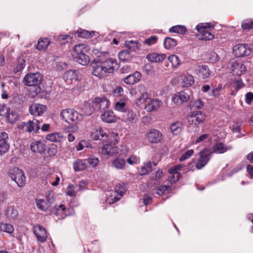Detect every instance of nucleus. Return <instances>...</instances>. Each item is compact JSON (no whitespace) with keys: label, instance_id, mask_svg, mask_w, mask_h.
Instances as JSON below:
<instances>
[{"label":"nucleus","instance_id":"nucleus-49","mask_svg":"<svg viewBox=\"0 0 253 253\" xmlns=\"http://www.w3.org/2000/svg\"><path fill=\"white\" fill-rule=\"evenodd\" d=\"M152 170V163L149 162L144 164L141 168L139 171L141 175H143L148 174Z\"/></svg>","mask_w":253,"mask_h":253},{"label":"nucleus","instance_id":"nucleus-29","mask_svg":"<svg viewBox=\"0 0 253 253\" xmlns=\"http://www.w3.org/2000/svg\"><path fill=\"white\" fill-rule=\"evenodd\" d=\"M101 120L108 123H111L116 121V117L112 111H107L101 115Z\"/></svg>","mask_w":253,"mask_h":253},{"label":"nucleus","instance_id":"nucleus-30","mask_svg":"<svg viewBox=\"0 0 253 253\" xmlns=\"http://www.w3.org/2000/svg\"><path fill=\"white\" fill-rule=\"evenodd\" d=\"M112 165L117 169H124L126 167V161L124 159L117 157L113 160L112 162Z\"/></svg>","mask_w":253,"mask_h":253},{"label":"nucleus","instance_id":"nucleus-26","mask_svg":"<svg viewBox=\"0 0 253 253\" xmlns=\"http://www.w3.org/2000/svg\"><path fill=\"white\" fill-rule=\"evenodd\" d=\"M166 58V54L157 53H150L146 56L147 59L152 62H160L164 60Z\"/></svg>","mask_w":253,"mask_h":253},{"label":"nucleus","instance_id":"nucleus-61","mask_svg":"<svg viewBox=\"0 0 253 253\" xmlns=\"http://www.w3.org/2000/svg\"><path fill=\"white\" fill-rule=\"evenodd\" d=\"M192 106L195 109H201L204 106V103L201 99H197L193 102Z\"/></svg>","mask_w":253,"mask_h":253},{"label":"nucleus","instance_id":"nucleus-31","mask_svg":"<svg viewBox=\"0 0 253 253\" xmlns=\"http://www.w3.org/2000/svg\"><path fill=\"white\" fill-rule=\"evenodd\" d=\"M31 149L35 153H42L45 150L44 145L41 141L33 142L31 144Z\"/></svg>","mask_w":253,"mask_h":253},{"label":"nucleus","instance_id":"nucleus-22","mask_svg":"<svg viewBox=\"0 0 253 253\" xmlns=\"http://www.w3.org/2000/svg\"><path fill=\"white\" fill-rule=\"evenodd\" d=\"M195 72L198 77L202 79L208 78L211 74L210 70L206 65L199 66L197 68Z\"/></svg>","mask_w":253,"mask_h":253},{"label":"nucleus","instance_id":"nucleus-35","mask_svg":"<svg viewBox=\"0 0 253 253\" xmlns=\"http://www.w3.org/2000/svg\"><path fill=\"white\" fill-rule=\"evenodd\" d=\"M94 34V32H88L83 29L78 30L75 34V36L82 38H89Z\"/></svg>","mask_w":253,"mask_h":253},{"label":"nucleus","instance_id":"nucleus-18","mask_svg":"<svg viewBox=\"0 0 253 253\" xmlns=\"http://www.w3.org/2000/svg\"><path fill=\"white\" fill-rule=\"evenodd\" d=\"M46 110V106L39 103L32 104L30 109V113L34 116H41Z\"/></svg>","mask_w":253,"mask_h":253},{"label":"nucleus","instance_id":"nucleus-16","mask_svg":"<svg viewBox=\"0 0 253 253\" xmlns=\"http://www.w3.org/2000/svg\"><path fill=\"white\" fill-rule=\"evenodd\" d=\"M34 232L38 240L41 242H44L47 239L46 230L42 226L36 225L34 227Z\"/></svg>","mask_w":253,"mask_h":253},{"label":"nucleus","instance_id":"nucleus-57","mask_svg":"<svg viewBox=\"0 0 253 253\" xmlns=\"http://www.w3.org/2000/svg\"><path fill=\"white\" fill-rule=\"evenodd\" d=\"M47 153L49 156H54L57 153V148L56 145L54 144L51 145L48 149Z\"/></svg>","mask_w":253,"mask_h":253},{"label":"nucleus","instance_id":"nucleus-41","mask_svg":"<svg viewBox=\"0 0 253 253\" xmlns=\"http://www.w3.org/2000/svg\"><path fill=\"white\" fill-rule=\"evenodd\" d=\"M0 231L12 235L14 231V228L11 224L5 223H0Z\"/></svg>","mask_w":253,"mask_h":253},{"label":"nucleus","instance_id":"nucleus-60","mask_svg":"<svg viewBox=\"0 0 253 253\" xmlns=\"http://www.w3.org/2000/svg\"><path fill=\"white\" fill-rule=\"evenodd\" d=\"M242 27L244 30H250L253 28V20H247L242 24Z\"/></svg>","mask_w":253,"mask_h":253},{"label":"nucleus","instance_id":"nucleus-28","mask_svg":"<svg viewBox=\"0 0 253 253\" xmlns=\"http://www.w3.org/2000/svg\"><path fill=\"white\" fill-rule=\"evenodd\" d=\"M85 159H78L73 163V169L75 171L85 170L87 168V163Z\"/></svg>","mask_w":253,"mask_h":253},{"label":"nucleus","instance_id":"nucleus-1","mask_svg":"<svg viewBox=\"0 0 253 253\" xmlns=\"http://www.w3.org/2000/svg\"><path fill=\"white\" fill-rule=\"evenodd\" d=\"M92 74L100 78H104L109 74L113 73L118 64L116 59L109 58L105 59H95L91 63Z\"/></svg>","mask_w":253,"mask_h":253},{"label":"nucleus","instance_id":"nucleus-21","mask_svg":"<svg viewBox=\"0 0 253 253\" xmlns=\"http://www.w3.org/2000/svg\"><path fill=\"white\" fill-rule=\"evenodd\" d=\"M141 78V74L138 72H135L133 74L129 75L124 79V82L127 84H134L138 83Z\"/></svg>","mask_w":253,"mask_h":253},{"label":"nucleus","instance_id":"nucleus-55","mask_svg":"<svg viewBox=\"0 0 253 253\" xmlns=\"http://www.w3.org/2000/svg\"><path fill=\"white\" fill-rule=\"evenodd\" d=\"M158 41V37L156 36H152L149 38L145 39L144 43L148 46L155 44Z\"/></svg>","mask_w":253,"mask_h":253},{"label":"nucleus","instance_id":"nucleus-10","mask_svg":"<svg viewBox=\"0 0 253 253\" xmlns=\"http://www.w3.org/2000/svg\"><path fill=\"white\" fill-rule=\"evenodd\" d=\"M42 78L39 73H29L25 76L23 83L28 86H37L41 83Z\"/></svg>","mask_w":253,"mask_h":253},{"label":"nucleus","instance_id":"nucleus-33","mask_svg":"<svg viewBox=\"0 0 253 253\" xmlns=\"http://www.w3.org/2000/svg\"><path fill=\"white\" fill-rule=\"evenodd\" d=\"M63 137V136L61 133L54 132L46 135L45 138L50 141L59 142L62 140Z\"/></svg>","mask_w":253,"mask_h":253},{"label":"nucleus","instance_id":"nucleus-17","mask_svg":"<svg viewBox=\"0 0 253 253\" xmlns=\"http://www.w3.org/2000/svg\"><path fill=\"white\" fill-rule=\"evenodd\" d=\"M8 139L7 133L5 132L0 133V155L5 153L8 150Z\"/></svg>","mask_w":253,"mask_h":253},{"label":"nucleus","instance_id":"nucleus-6","mask_svg":"<svg viewBox=\"0 0 253 253\" xmlns=\"http://www.w3.org/2000/svg\"><path fill=\"white\" fill-rule=\"evenodd\" d=\"M191 93L189 89L177 92L172 96V102L176 105H181L190 100Z\"/></svg>","mask_w":253,"mask_h":253},{"label":"nucleus","instance_id":"nucleus-3","mask_svg":"<svg viewBox=\"0 0 253 253\" xmlns=\"http://www.w3.org/2000/svg\"><path fill=\"white\" fill-rule=\"evenodd\" d=\"M60 116L62 120L72 125L77 124L82 118V115L73 109L62 110Z\"/></svg>","mask_w":253,"mask_h":253},{"label":"nucleus","instance_id":"nucleus-7","mask_svg":"<svg viewBox=\"0 0 253 253\" xmlns=\"http://www.w3.org/2000/svg\"><path fill=\"white\" fill-rule=\"evenodd\" d=\"M139 94L137 98H136L135 103L138 107L142 106L146 102H148L150 99V97L147 92L146 86L143 84L138 85Z\"/></svg>","mask_w":253,"mask_h":253},{"label":"nucleus","instance_id":"nucleus-54","mask_svg":"<svg viewBox=\"0 0 253 253\" xmlns=\"http://www.w3.org/2000/svg\"><path fill=\"white\" fill-rule=\"evenodd\" d=\"M58 41L62 44H65L71 41V38L68 35H60L58 37Z\"/></svg>","mask_w":253,"mask_h":253},{"label":"nucleus","instance_id":"nucleus-24","mask_svg":"<svg viewBox=\"0 0 253 253\" xmlns=\"http://www.w3.org/2000/svg\"><path fill=\"white\" fill-rule=\"evenodd\" d=\"M125 191L126 188L124 185L121 184L116 185L114 194L112 196V197L114 196V200H113L112 202H116L119 201L123 196Z\"/></svg>","mask_w":253,"mask_h":253},{"label":"nucleus","instance_id":"nucleus-51","mask_svg":"<svg viewBox=\"0 0 253 253\" xmlns=\"http://www.w3.org/2000/svg\"><path fill=\"white\" fill-rule=\"evenodd\" d=\"M107 137H109V139L111 141V143H112L114 145L117 144L120 140V137L118 133L115 132H111L109 133V134L107 135Z\"/></svg>","mask_w":253,"mask_h":253},{"label":"nucleus","instance_id":"nucleus-62","mask_svg":"<svg viewBox=\"0 0 253 253\" xmlns=\"http://www.w3.org/2000/svg\"><path fill=\"white\" fill-rule=\"evenodd\" d=\"M40 121L36 119H34L32 120L28 121L25 125H27V126H39L40 125Z\"/></svg>","mask_w":253,"mask_h":253},{"label":"nucleus","instance_id":"nucleus-36","mask_svg":"<svg viewBox=\"0 0 253 253\" xmlns=\"http://www.w3.org/2000/svg\"><path fill=\"white\" fill-rule=\"evenodd\" d=\"M95 105L93 103V101L92 103H85L83 107V111L84 114L87 116L91 115L93 113L95 110Z\"/></svg>","mask_w":253,"mask_h":253},{"label":"nucleus","instance_id":"nucleus-45","mask_svg":"<svg viewBox=\"0 0 253 253\" xmlns=\"http://www.w3.org/2000/svg\"><path fill=\"white\" fill-rule=\"evenodd\" d=\"M76 61L82 65H86L90 61V58L85 53L79 55L75 58Z\"/></svg>","mask_w":253,"mask_h":253},{"label":"nucleus","instance_id":"nucleus-47","mask_svg":"<svg viewBox=\"0 0 253 253\" xmlns=\"http://www.w3.org/2000/svg\"><path fill=\"white\" fill-rule=\"evenodd\" d=\"M169 32L175 33L181 35H184L187 32L185 27L181 25H177L173 26L169 29Z\"/></svg>","mask_w":253,"mask_h":253},{"label":"nucleus","instance_id":"nucleus-23","mask_svg":"<svg viewBox=\"0 0 253 253\" xmlns=\"http://www.w3.org/2000/svg\"><path fill=\"white\" fill-rule=\"evenodd\" d=\"M89 50L88 46L83 43H80L74 46L73 55L76 58L79 55L85 54Z\"/></svg>","mask_w":253,"mask_h":253},{"label":"nucleus","instance_id":"nucleus-63","mask_svg":"<svg viewBox=\"0 0 253 253\" xmlns=\"http://www.w3.org/2000/svg\"><path fill=\"white\" fill-rule=\"evenodd\" d=\"M245 101L247 104L250 105L253 101V93L249 92L245 95Z\"/></svg>","mask_w":253,"mask_h":253},{"label":"nucleus","instance_id":"nucleus-46","mask_svg":"<svg viewBox=\"0 0 253 253\" xmlns=\"http://www.w3.org/2000/svg\"><path fill=\"white\" fill-rule=\"evenodd\" d=\"M164 45L166 48L170 49L177 45V42L173 39L167 37L164 41Z\"/></svg>","mask_w":253,"mask_h":253},{"label":"nucleus","instance_id":"nucleus-42","mask_svg":"<svg viewBox=\"0 0 253 253\" xmlns=\"http://www.w3.org/2000/svg\"><path fill=\"white\" fill-rule=\"evenodd\" d=\"M6 215L10 219H14L17 217L18 212L16 209H14L13 207H9L6 209Z\"/></svg>","mask_w":253,"mask_h":253},{"label":"nucleus","instance_id":"nucleus-39","mask_svg":"<svg viewBox=\"0 0 253 253\" xmlns=\"http://www.w3.org/2000/svg\"><path fill=\"white\" fill-rule=\"evenodd\" d=\"M6 119L10 124H14L18 120V114L17 112L11 110L8 112Z\"/></svg>","mask_w":253,"mask_h":253},{"label":"nucleus","instance_id":"nucleus-5","mask_svg":"<svg viewBox=\"0 0 253 253\" xmlns=\"http://www.w3.org/2000/svg\"><path fill=\"white\" fill-rule=\"evenodd\" d=\"M8 174L19 187H22L25 185L26 177L22 170L14 168L9 170Z\"/></svg>","mask_w":253,"mask_h":253},{"label":"nucleus","instance_id":"nucleus-38","mask_svg":"<svg viewBox=\"0 0 253 253\" xmlns=\"http://www.w3.org/2000/svg\"><path fill=\"white\" fill-rule=\"evenodd\" d=\"M36 205L37 207L42 211H46L50 208V204L42 199H36Z\"/></svg>","mask_w":253,"mask_h":253},{"label":"nucleus","instance_id":"nucleus-2","mask_svg":"<svg viewBox=\"0 0 253 253\" xmlns=\"http://www.w3.org/2000/svg\"><path fill=\"white\" fill-rule=\"evenodd\" d=\"M128 151L129 148L126 145H121L119 149L118 147L113 146L110 143L105 142L100 150V153L102 156L108 158L115 157L116 155L119 156H126Z\"/></svg>","mask_w":253,"mask_h":253},{"label":"nucleus","instance_id":"nucleus-53","mask_svg":"<svg viewBox=\"0 0 253 253\" xmlns=\"http://www.w3.org/2000/svg\"><path fill=\"white\" fill-rule=\"evenodd\" d=\"M139 161V158L134 155H130L126 160L127 163L132 166L138 164Z\"/></svg>","mask_w":253,"mask_h":253},{"label":"nucleus","instance_id":"nucleus-27","mask_svg":"<svg viewBox=\"0 0 253 253\" xmlns=\"http://www.w3.org/2000/svg\"><path fill=\"white\" fill-rule=\"evenodd\" d=\"M127 101L126 98H123L118 100L115 105V110L121 112H126L127 110Z\"/></svg>","mask_w":253,"mask_h":253},{"label":"nucleus","instance_id":"nucleus-64","mask_svg":"<svg viewBox=\"0 0 253 253\" xmlns=\"http://www.w3.org/2000/svg\"><path fill=\"white\" fill-rule=\"evenodd\" d=\"M171 175L169 177V181L171 183H174L177 181L180 177L179 173H174V174H170Z\"/></svg>","mask_w":253,"mask_h":253},{"label":"nucleus","instance_id":"nucleus-11","mask_svg":"<svg viewBox=\"0 0 253 253\" xmlns=\"http://www.w3.org/2000/svg\"><path fill=\"white\" fill-rule=\"evenodd\" d=\"M230 64L233 74L237 76H239L244 74L247 70L245 65L240 60H232Z\"/></svg>","mask_w":253,"mask_h":253},{"label":"nucleus","instance_id":"nucleus-19","mask_svg":"<svg viewBox=\"0 0 253 253\" xmlns=\"http://www.w3.org/2000/svg\"><path fill=\"white\" fill-rule=\"evenodd\" d=\"M96 108L100 110H104L110 106V101L105 97H97L93 100Z\"/></svg>","mask_w":253,"mask_h":253},{"label":"nucleus","instance_id":"nucleus-25","mask_svg":"<svg viewBox=\"0 0 253 253\" xmlns=\"http://www.w3.org/2000/svg\"><path fill=\"white\" fill-rule=\"evenodd\" d=\"M136 118V113L132 110H127L124 114L122 120L126 125H129L132 123Z\"/></svg>","mask_w":253,"mask_h":253},{"label":"nucleus","instance_id":"nucleus-58","mask_svg":"<svg viewBox=\"0 0 253 253\" xmlns=\"http://www.w3.org/2000/svg\"><path fill=\"white\" fill-rule=\"evenodd\" d=\"M10 108L3 104H0V116L7 115Z\"/></svg>","mask_w":253,"mask_h":253},{"label":"nucleus","instance_id":"nucleus-12","mask_svg":"<svg viewBox=\"0 0 253 253\" xmlns=\"http://www.w3.org/2000/svg\"><path fill=\"white\" fill-rule=\"evenodd\" d=\"M145 138L150 143H158L162 140L163 135L158 130L152 129L146 134Z\"/></svg>","mask_w":253,"mask_h":253},{"label":"nucleus","instance_id":"nucleus-4","mask_svg":"<svg viewBox=\"0 0 253 253\" xmlns=\"http://www.w3.org/2000/svg\"><path fill=\"white\" fill-rule=\"evenodd\" d=\"M196 29L198 32L200 40L210 41L214 38V35L212 33L213 27L211 24L200 23L197 25Z\"/></svg>","mask_w":253,"mask_h":253},{"label":"nucleus","instance_id":"nucleus-37","mask_svg":"<svg viewBox=\"0 0 253 253\" xmlns=\"http://www.w3.org/2000/svg\"><path fill=\"white\" fill-rule=\"evenodd\" d=\"M93 53L96 56L97 59H106L109 56L108 52L102 51L101 48H95L92 50Z\"/></svg>","mask_w":253,"mask_h":253},{"label":"nucleus","instance_id":"nucleus-59","mask_svg":"<svg viewBox=\"0 0 253 253\" xmlns=\"http://www.w3.org/2000/svg\"><path fill=\"white\" fill-rule=\"evenodd\" d=\"M194 153V151L192 149L187 151L181 157L179 158L180 161H183L189 158H190Z\"/></svg>","mask_w":253,"mask_h":253},{"label":"nucleus","instance_id":"nucleus-48","mask_svg":"<svg viewBox=\"0 0 253 253\" xmlns=\"http://www.w3.org/2000/svg\"><path fill=\"white\" fill-rule=\"evenodd\" d=\"M245 84L239 77L235 78L231 83V86L236 90H238L244 86Z\"/></svg>","mask_w":253,"mask_h":253},{"label":"nucleus","instance_id":"nucleus-20","mask_svg":"<svg viewBox=\"0 0 253 253\" xmlns=\"http://www.w3.org/2000/svg\"><path fill=\"white\" fill-rule=\"evenodd\" d=\"M178 81L182 87H186L192 85L194 83V79L192 75L186 74L180 76Z\"/></svg>","mask_w":253,"mask_h":253},{"label":"nucleus","instance_id":"nucleus-44","mask_svg":"<svg viewBox=\"0 0 253 253\" xmlns=\"http://www.w3.org/2000/svg\"><path fill=\"white\" fill-rule=\"evenodd\" d=\"M78 192V187L73 184H69L66 190L67 195L70 197L76 196Z\"/></svg>","mask_w":253,"mask_h":253},{"label":"nucleus","instance_id":"nucleus-50","mask_svg":"<svg viewBox=\"0 0 253 253\" xmlns=\"http://www.w3.org/2000/svg\"><path fill=\"white\" fill-rule=\"evenodd\" d=\"M172 190V187L169 186L163 185L157 190V193L160 196L168 194Z\"/></svg>","mask_w":253,"mask_h":253},{"label":"nucleus","instance_id":"nucleus-40","mask_svg":"<svg viewBox=\"0 0 253 253\" xmlns=\"http://www.w3.org/2000/svg\"><path fill=\"white\" fill-rule=\"evenodd\" d=\"M106 135V132L102 127H99L92 133V137L95 140H101Z\"/></svg>","mask_w":253,"mask_h":253},{"label":"nucleus","instance_id":"nucleus-9","mask_svg":"<svg viewBox=\"0 0 253 253\" xmlns=\"http://www.w3.org/2000/svg\"><path fill=\"white\" fill-rule=\"evenodd\" d=\"M206 116L202 111H197L193 112L187 119L189 126H197L203 122Z\"/></svg>","mask_w":253,"mask_h":253},{"label":"nucleus","instance_id":"nucleus-43","mask_svg":"<svg viewBox=\"0 0 253 253\" xmlns=\"http://www.w3.org/2000/svg\"><path fill=\"white\" fill-rule=\"evenodd\" d=\"M168 61L171 63L173 68H177L180 65V60L176 55H171L168 58Z\"/></svg>","mask_w":253,"mask_h":253},{"label":"nucleus","instance_id":"nucleus-14","mask_svg":"<svg viewBox=\"0 0 253 253\" xmlns=\"http://www.w3.org/2000/svg\"><path fill=\"white\" fill-rule=\"evenodd\" d=\"M79 72L76 70H69L66 72L63 76V79L67 84H70L74 82H77L79 79Z\"/></svg>","mask_w":253,"mask_h":253},{"label":"nucleus","instance_id":"nucleus-34","mask_svg":"<svg viewBox=\"0 0 253 253\" xmlns=\"http://www.w3.org/2000/svg\"><path fill=\"white\" fill-rule=\"evenodd\" d=\"M50 41L47 38H41L37 44V49L39 50H45L49 44Z\"/></svg>","mask_w":253,"mask_h":253},{"label":"nucleus","instance_id":"nucleus-8","mask_svg":"<svg viewBox=\"0 0 253 253\" xmlns=\"http://www.w3.org/2000/svg\"><path fill=\"white\" fill-rule=\"evenodd\" d=\"M253 49L251 46L245 44H238L233 48V53L238 57L248 56L253 52Z\"/></svg>","mask_w":253,"mask_h":253},{"label":"nucleus","instance_id":"nucleus-56","mask_svg":"<svg viewBox=\"0 0 253 253\" xmlns=\"http://www.w3.org/2000/svg\"><path fill=\"white\" fill-rule=\"evenodd\" d=\"M25 62L26 61L24 59H19L16 68L15 69V72H18L21 71L25 66Z\"/></svg>","mask_w":253,"mask_h":253},{"label":"nucleus","instance_id":"nucleus-13","mask_svg":"<svg viewBox=\"0 0 253 253\" xmlns=\"http://www.w3.org/2000/svg\"><path fill=\"white\" fill-rule=\"evenodd\" d=\"M210 154V151L208 149H205L200 153V158L196 165L197 169H202L208 163Z\"/></svg>","mask_w":253,"mask_h":253},{"label":"nucleus","instance_id":"nucleus-52","mask_svg":"<svg viewBox=\"0 0 253 253\" xmlns=\"http://www.w3.org/2000/svg\"><path fill=\"white\" fill-rule=\"evenodd\" d=\"M87 163V167L89 166L90 167L95 168L99 163V161L97 158H89L85 159Z\"/></svg>","mask_w":253,"mask_h":253},{"label":"nucleus","instance_id":"nucleus-15","mask_svg":"<svg viewBox=\"0 0 253 253\" xmlns=\"http://www.w3.org/2000/svg\"><path fill=\"white\" fill-rule=\"evenodd\" d=\"M163 104V102L158 98L152 99L150 98L145 105L144 109L147 112L157 111Z\"/></svg>","mask_w":253,"mask_h":253},{"label":"nucleus","instance_id":"nucleus-32","mask_svg":"<svg viewBox=\"0 0 253 253\" xmlns=\"http://www.w3.org/2000/svg\"><path fill=\"white\" fill-rule=\"evenodd\" d=\"M232 148L231 146H226L223 143L219 142L216 143L213 147V151L218 154L223 153Z\"/></svg>","mask_w":253,"mask_h":253}]
</instances>
